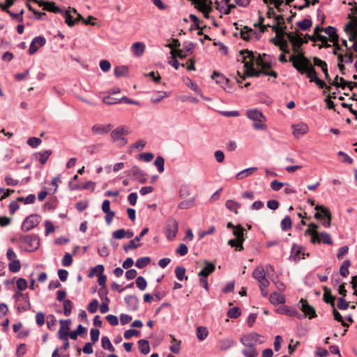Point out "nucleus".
Segmentation results:
<instances>
[{
    "label": "nucleus",
    "instance_id": "36",
    "mask_svg": "<svg viewBox=\"0 0 357 357\" xmlns=\"http://www.w3.org/2000/svg\"><path fill=\"white\" fill-rule=\"evenodd\" d=\"M116 77L127 76L128 75V68L124 66H116L114 71Z\"/></svg>",
    "mask_w": 357,
    "mask_h": 357
},
{
    "label": "nucleus",
    "instance_id": "10",
    "mask_svg": "<svg viewBox=\"0 0 357 357\" xmlns=\"http://www.w3.org/2000/svg\"><path fill=\"white\" fill-rule=\"evenodd\" d=\"M78 176L75 175L72 180L69 182V188L71 190H81V189H90L93 192L96 187V183L91 181H87L85 183L79 185L78 183H74V180H77Z\"/></svg>",
    "mask_w": 357,
    "mask_h": 357
},
{
    "label": "nucleus",
    "instance_id": "39",
    "mask_svg": "<svg viewBox=\"0 0 357 357\" xmlns=\"http://www.w3.org/2000/svg\"><path fill=\"white\" fill-rule=\"evenodd\" d=\"M226 207L231 211H234L238 214V209L241 207V204L234 200H227L226 202Z\"/></svg>",
    "mask_w": 357,
    "mask_h": 357
},
{
    "label": "nucleus",
    "instance_id": "45",
    "mask_svg": "<svg viewBox=\"0 0 357 357\" xmlns=\"http://www.w3.org/2000/svg\"><path fill=\"white\" fill-rule=\"evenodd\" d=\"M101 343L103 349H107L112 352L114 351V347L112 344L107 336H103V337L102 338Z\"/></svg>",
    "mask_w": 357,
    "mask_h": 357
},
{
    "label": "nucleus",
    "instance_id": "54",
    "mask_svg": "<svg viewBox=\"0 0 357 357\" xmlns=\"http://www.w3.org/2000/svg\"><path fill=\"white\" fill-rule=\"evenodd\" d=\"M172 337V344L170 346L169 349L172 353L178 354L180 351L181 341L176 340L175 338H174V336Z\"/></svg>",
    "mask_w": 357,
    "mask_h": 357
},
{
    "label": "nucleus",
    "instance_id": "9",
    "mask_svg": "<svg viewBox=\"0 0 357 357\" xmlns=\"http://www.w3.org/2000/svg\"><path fill=\"white\" fill-rule=\"evenodd\" d=\"M319 226L315 223H310L307 229L305 231V236H311L310 242L312 244L320 243L319 233L318 232Z\"/></svg>",
    "mask_w": 357,
    "mask_h": 357
},
{
    "label": "nucleus",
    "instance_id": "63",
    "mask_svg": "<svg viewBox=\"0 0 357 357\" xmlns=\"http://www.w3.org/2000/svg\"><path fill=\"white\" fill-rule=\"evenodd\" d=\"M154 155L151 153H143L141 154H139L137 156V158L139 160H144L145 162H150L153 160Z\"/></svg>",
    "mask_w": 357,
    "mask_h": 357
},
{
    "label": "nucleus",
    "instance_id": "30",
    "mask_svg": "<svg viewBox=\"0 0 357 357\" xmlns=\"http://www.w3.org/2000/svg\"><path fill=\"white\" fill-rule=\"evenodd\" d=\"M278 312L280 314H286L289 317H298L300 314L296 309L289 308V307L284 305L279 309H278Z\"/></svg>",
    "mask_w": 357,
    "mask_h": 357
},
{
    "label": "nucleus",
    "instance_id": "14",
    "mask_svg": "<svg viewBox=\"0 0 357 357\" xmlns=\"http://www.w3.org/2000/svg\"><path fill=\"white\" fill-rule=\"evenodd\" d=\"M130 175L132 178L142 183H145L147 181V175L138 167L134 166L130 170Z\"/></svg>",
    "mask_w": 357,
    "mask_h": 357
},
{
    "label": "nucleus",
    "instance_id": "7",
    "mask_svg": "<svg viewBox=\"0 0 357 357\" xmlns=\"http://www.w3.org/2000/svg\"><path fill=\"white\" fill-rule=\"evenodd\" d=\"M314 208L317 211L314 218L319 220L326 218V220L322 222V225L326 228L329 227L332 220V213L329 208L323 205H317Z\"/></svg>",
    "mask_w": 357,
    "mask_h": 357
},
{
    "label": "nucleus",
    "instance_id": "5",
    "mask_svg": "<svg viewBox=\"0 0 357 357\" xmlns=\"http://www.w3.org/2000/svg\"><path fill=\"white\" fill-rule=\"evenodd\" d=\"M256 339L255 336H242L241 338V343L245 346L243 354L246 357H256L257 351L255 348Z\"/></svg>",
    "mask_w": 357,
    "mask_h": 357
},
{
    "label": "nucleus",
    "instance_id": "60",
    "mask_svg": "<svg viewBox=\"0 0 357 357\" xmlns=\"http://www.w3.org/2000/svg\"><path fill=\"white\" fill-rule=\"evenodd\" d=\"M108 291L106 287H101L98 290V295L100 299L103 301H106L107 303L109 302V299L107 297Z\"/></svg>",
    "mask_w": 357,
    "mask_h": 357
},
{
    "label": "nucleus",
    "instance_id": "18",
    "mask_svg": "<svg viewBox=\"0 0 357 357\" xmlns=\"http://www.w3.org/2000/svg\"><path fill=\"white\" fill-rule=\"evenodd\" d=\"M302 248L296 244H294L291 250L289 259L294 261H298L301 259H305V254L301 252Z\"/></svg>",
    "mask_w": 357,
    "mask_h": 357
},
{
    "label": "nucleus",
    "instance_id": "61",
    "mask_svg": "<svg viewBox=\"0 0 357 357\" xmlns=\"http://www.w3.org/2000/svg\"><path fill=\"white\" fill-rule=\"evenodd\" d=\"M104 271V266L101 264H98L95 267H93L91 268L90 273L89 274V277H92L95 272H96L98 274L101 275L103 273Z\"/></svg>",
    "mask_w": 357,
    "mask_h": 357
},
{
    "label": "nucleus",
    "instance_id": "53",
    "mask_svg": "<svg viewBox=\"0 0 357 357\" xmlns=\"http://www.w3.org/2000/svg\"><path fill=\"white\" fill-rule=\"evenodd\" d=\"M241 315V310L238 307L230 308L227 312V316L231 319L238 318Z\"/></svg>",
    "mask_w": 357,
    "mask_h": 357
},
{
    "label": "nucleus",
    "instance_id": "21",
    "mask_svg": "<svg viewBox=\"0 0 357 357\" xmlns=\"http://www.w3.org/2000/svg\"><path fill=\"white\" fill-rule=\"evenodd\" d=\"M112 129V126L111 124H107V125L96 124L91 128L92 132L94 134H97V135L106 134V133L110 132Z\"/></svg>",
    "mask_w": 357,
    "mask_h": 357
},
{
    "label": "nucleus",
    "instance_id": "22",
    "mask_svg": "<svg viewBox=\"0 0 357 357\" xmlns=\"http://www.w3.org/2000/svg\"><path fill=\"white\" fill-rule=\"evenodd\" d=\"M206 266L199 272V277L207 278L210 274L213 273L215 270L214 264L210 261H205Z\"/></svg>",
    "mask_w": 357,
    "mask_h": 357
},
{
    "label": "nucleus",
    "instance_id": "3",
    "mask_svg": "<svg viewBox=\"0 0 357 357\" xmlns=\"http://www.w3.org/2000/svg\"><path fill=\"white\" fill-rule=\"evenodd\" d=\"M17 241L24 245V250L28 252L36 250L40 245L39 238L36 234H20Z\"/></svg>",
    "mask_w": 357,
    "mask_h": 357
},
{
    "label": "nucleus",
    "instance_id": "55",
    "mask_svg": "<svg viewBox=\"0 0 357 357\" xmlns=\"http://www.w3.org/2000/svg\"><path fill=\"white\" fill-rule=\"evenodd\" d=\"M24 10H22L19 13H14L10 10H7V13L12 17L13 20H17L19 22H23V14Z\"/></svg>",
    "mask_w": 357,
    "mask_h": 357
},
{
    "label": "nucleus",
    "instance_id": "17",
    "mask_svg": "<svg viewBox=\"0 0 357 357\" xmlns=\"http://www.w3.org/2000/svg\"><path fill=\"white\" fill-rule=\"evenodd\" d=\"M293 135L296 138H299L301 136L306 134L309 128L308 126L305 123H301L296 125H293Z\"/></svg>",
    "mask_w": 357,
    "mask_h": 357
},
{
    "label": "nucleus",
    "instance_id": "29",
    "mask_svg": "<svg viewBox=\"0 0 357 357\" xmlns=\"http://www.w3.org/2000/svg\"><path fill=\"white\" fill-rule=\"evenodd\" d=\"M324 32L328 35L329 36V40L331 42H337V40L339 39V36L337 33V29L331 26H329L328 27H326L324 29Z\"/></svg>",
    "mask_w": 357,
    "mask_h": 357
},
{
    "label": "nucleus",
    "instance_id": "41",
    "mask_svg": "<svg viewBox=\"0 0 357 357\" xmlns=\"http://www.w3.org/2000/svg\"><path fill=\"white\" fill-rule=\"evenodd\" d=\"M8 268L11 273H17L21 268V263L19 259L10 261Z\"/></svg>",
    "mask_w": 357,
    "mask_h": 357
},
{
    "label": "nucleus",
    "instance_id": "40",
    "mask_svg": "<svg viewBox=\"0 0 357 357\" xmlns=\"http://www.w3.org/2000/svg\"><path fill=\"white\" fill-rule=\"evenodd\" d=\"M244 231H245V229L241 226V225H237L235 227V229H234V231H233V234L236 237V238L239 241L245 240Z\"/></svg>",
    "mask_w": 357,
    "mask_h": 357
},
{
    "label": "nucleus",
    "instance_id": "1",
    "mask_svg": "<svg viewBox=\"0 0 357 357\" xmlns=\"http://www.w3.org/2000/svg\"><path fill=\"white\" fill-rule=\"evenodd\" d=\"M240 54L242 56V62L244 63V75L238 71L237 74L240 77L241 79H237V82L241 84L242 81L245 79L246 77H259L261 74H264L265 70H256L254 68V61L255 60V56L252 51L248 50H243L240 52Z\"/></svg>",
    "mask_w": 357,
    "mask_h": 357
},
{
    "label": "nucleus",
    "instance_id": "37",
    "mask_svg": "<svg viewBox=\"0 0 357 357\" xmlns=\"http://www.w3.org/2000/svg\"><path fill=\"white\" fill-rule=\"evenodd\" d=\"M195 198H191L187 200H183L181 202L178 204V208L180 209H189L195 206Z\"/></svg>",
    "mask_w": 357,
    "mask_h": 357
},
{
    "label": "nucleus",
    "instance_id": "58",
    "mask_svg": "<svg viewBox=\"0 0 357 357\" xmlns=\"http://www.w3.org/2000/svg\"><path fill=\"white\" fill-rule=\"evenodd\" d=\"M258 66H261L262 70H265L267 68H271L270 63L265 62L263 61V59L261 56V54H258L257 57H255V60Z\"/></svg>",
    "mask_w": 357,
    "mask_h": 357
},
{
    "label": "nucleus",
    "instance_id": "35",
    "mask_svg": "<svg viewBox=\"0 0 357 357\" xmlns=\"http://www.w3.org/2000/svg\"><path fill=\"white\" fill-rule=\"evenodd\" d=\"M234 343V340L231 337H226L220 340L218 343L220 349L225 350L229 349Z\"/></svg>",
    "mask_w": 357,
    "mask_h": 357
},
{
    "label": "nucleus",
    "instance_id": "12",
    "mask_svg": "<svg viewBox=\"0 0 357 357\" xmlns=\"http://www.w3.org/2000/svg\"><path fill=\"white\" fill-rule=\"evenodd\" d=\"M149 231V228L145 227L142 229L139 236H137L134 239L131 240L128 245H123V249L126 252L128 250L136 249L142 245V244H136V241H139L142 237L146 235Z\"/></svg>",
    "mask_w": 357,
    "mask_h": 357
},
{
    "label": "nucleus",
    "instance_id": "57",
    "mask_svg": "<svg viewBox=\"0 0 357 357\" xmlns=\"http://www.w3.org/2000/svg\"><path fill=\"white\" fill-rule=\"evenodd\" d=\"M253 31V29L248 28L247 26H245L241 30V36L244 40L248 41L250 40V32Z\"/></svg>",
    "mask_w": 357,
    "mask_h": 357
},
{
    "label": "nucleus",
    "instance_id": "49",
    "mask_svg": "<svg viewBox=\"0 0 357 357\" xmlns=\"http://www.w3.org/2000/svg\"><path fill=\"white\" fill-rule=\"evenodd\" d=\"M175 274L177 279L180 281L183 280L184 278L188 280V277H185V268L182 266H177L175 269Z\"/></svg>",
    "mask_w": 357,
    "mask_h": 357
},
{
    "label": "nucleus",
    "instance_id": "8",
    "mask_svg": "<svg viewBox=\"0 0 357 357\" xmlns=\"http://www.w3.org/2000/svg\"><path fill=\"white\" fill-rule=\"evenodd\" d=\"M178 231V222L174 218L167 220L165 226V235L168 240H173Z\"/></svg>",
    "mask_w": 357,
    "mask_h": 357
},
{
    "label": "nucleus",
    "instance_id": "11",
    "mask_svg": "<svg viewBox=\"0 0 357 357\" xmlns=\"http://www.w3.org/2000/svg\"><path fill=\"white\" fill-rule=\"evenodd\" d=\"M40 217L37 215H30L25 218L22 225V229L28 231L35 228L39 224Z\"/></svg>",
    "mask_w": 357,
    "mask_h": 357
},
{
    "label": "nucleus",
    "instance_id": "26",
    "mask_svg": "<svg viewBox=\"0 0 357 357\" xmlns=\"http://www.w3.org/2000/svg\"><path fill=\"white\" fill-rule=\"evenodd\" d=\"M269 301L273 305H278L284 303L285 298L284 295L275 291L271 294Z\"/></svg>",
    "mask_w": 357,
    "mask_h": 357
},
{
    "label": "nucleus",
    "instance_id": "24",
    "mask_svg": "<svg viewBox=\"0 0 357 357\" xmlns=\"http://www.w3.org/2000/svg\"><path fill=\"white\" fill-rule=\"evenodd\" d=\"M70 324L71 321L70 319L60 320V328L57 335H70Z\"/></svg>",
    "mask_w": 357,
    "mask_h": 357
},
{
    "label": "nucleus",
    "instance_id": "19",
    "mask_svg": "<svg viewBox=\"0 0 357 357\" xmlns=\"http://www.w3.org/2000/svg\"><path fill=\"white\" fill-rule=\"evenodd\" d=\"M192 3L194 4L195 8L203 13L205 18H209V13L212 10L210 4L207 5L206 3H199L197 0H195Z\"/></svg>",
    "mask_w": 357,
    "mask_h": 357
},
{
    "label": "nucleus",
    "instance_id": "50",
    "mask_svg": "<svg viewBox=\"0 0 357 357\" xmlns=\"http://www.w3.org/2000/svg\"><path fill=\"white\" fill-rule=\"evenodd\" d=\"M52 152L51 150H46V151L39 153V155H40L39 161L41 165H45L47 162V161L49 158V156L52 154Z\"/></svg>",
    "mask_w": 357,
    "mask_h": 357
},
{
    "label": "nucleus",
    "instance_id": "38",
    "mask_svg": "<svg viewBox=\"0 0 357 357\" xmlns=\"http://www.w3.org/2000/svg\"><path fill=\"white\" fill-rule=\"evenodd\" d=\"M252 276L255 278L257 281L259 280H261L262 278L266 277V273L264 271V269L262 266H257L255 268Z\"/></svg>",
    "mask_w": 357,
    "mask_h": 357
},
{
    "label": "nucleus",
    "instance_id": "62",
    "mask_svg": "<svg viewBox=\"0 0 357 357\" xmlns=\"http://www.w3.org/2000/svg\"><path fill=\"white\" fill-rule=\"evenodd\" d=\"M41 139L38 137H30L27 140V144L32 148H36L41 144Z\"/></svg>",
    "mask_w": 357,
    "mask_h": 357
},
{
    "label": "nucleus",
    "instance_id": "42",
    "mask_svg": "<svg viewBox=\"0 0 357 357\" xmlns=\"http://www.w3.org/2000/svg\"><path fill=\"white\" fill-rule=\"evenodd\" d=\"M312 21L310 19H304L297 23L298 27L303 31L309 29L312 26Z\"/></svg>",
    "mask_w": 357,
    "mask_h": 357
},
{
    "label": "nucleus",
    "instance_id": "25",
    "mask_svg": "<svg viewBox=\"0 0 357 357\" xmlns=\"http://www.w3.org/2000/svg\"><path fill=\"white\" fill-rule=\"evenodd\" d=\"M133 54L136 56H140L145 50V45L142 42H136L131 47Z\"/></svg>",
    "mask_w": 357,
    "mask_h": 357
},
{
    "label": "nucleus",
    "instance_id": "13",
    "mask_svg": "<svg viewBox=\"0 0 357 357\" xmlns=\"http://www.w3.org/2000/svg\"><path fill=\"white\" fill-rule=\"evenodd\" d=\"M13 297L16 299L17 302H18V300L20 298L24 300V305L21 304L20 306V311L25 312L31 308V303L28 294H22L20 291H17L15 293Z\"/></svg>",
    "mask_w": 357,
    "mask_h": 357
},
{
    "label": "nucleus",
    "instance_id": "28",
    "mask_svg": "<svg viewBox=\"0 0 357 357\" xmlns=\"http://www.w3.org/2000/svg\"><path fill=\"white\" fill-rule=\"evenodd\" d=\"M43 9L47 10L49 12H52L54 13H62L63 10L58 6L55 5L54 2L52 1H44V4L42 5Z\"/></svg>",
    "mask_w": 357,
    "mask_h": 357
},
{
    "label": "nucleus",
    "instance_id": "15",
    "mask_svg": "<svg viewBox=\"0 0 357 357\" xmlns=\"http://www.w3.org/2000/svg\"><path fill=\"white\" fill-rule=\"evenodd\" d=\"M45 43L46 40L43 36L35 37L30 45L29 53L30 54H35L38 51V47H43L45 45Z\"/></svg>",
    "mask_w": 357,
    "mask_h": 357
},
{
    "label": "nucleus",
    "instance_id": "64",
    "mask_svg": "<svg viewBox=\"0 0 357 357\" xmlns=\"http://www.w3.org/2000/svg\"><path fill=\"white\" fill-rule=\"evenodd\" d=\"M284 185H288V183H284L278 181V180H274L271 183V188L275 191L280 190Z\"/></svg>",
    "mask_w": 357,
    "mask_h": 357
},
{
    "label": "nucleus",
    "instance_id": "33",
    "mask_svg": "<svg viewBox=\"0 0 357 357\" xmlns=\"http://www.w3.org/2000/svg\"><path fill=\"white\" fill-rule=\"evenodd\" d=\"M324 296H323V300L326 303H330L331 305V306L333 307H334L335 306V297L332 296L331 294V290L329 289H328L327 287H324Z\"/></svg>",
    "mask_w": 357,
    "mask_h": 357
},
{
    "label": "nucleus",
    "instance_id": "20",
    "mask_svg": "<svg viewBox=\"0 0 357 357\" xmlns=\"http://www.w3.org/2000/svg\"><path fill=\"white\" fill-rule=\"evenodd\" d=\"M313 62H314V66H317L321 68L322 72L324 73L326 79L329 83H331V79L330 75L328 72L327 63L325 61H322L321 59H320L319 58L316 57V56L313 57Z\"/></svg>",
    "mask_w": 357,
    "mask_h": 357
},
{
    "label": "nucleus",
    "instance_id": "47",
    "mask_svg": "<svg viewBox=\"0 0 357 357\" xmlns=\"http://www.w3.org/2000/svg\"><path fill=\"white\" fill-rule=\"evenodd\" d=\"M319 238L321 239V243H323L327 244V245L333 244V241L331 239L330 234L326 231H322V232L319 233Z\"/></svg>",
    "mask_w": 357,
    "mask_h": 357
},
{
    "label": "nucleus",
    "instance_id": "43",
    "mask_svg": "<svg viewBox=\"0 0 357 357\" xmlns=\"http://www.w3.org/2000/svg\"><path fill=\"white\" fill-rule=\"evenodd\" d=\"M292 227V222L290 216L287 215L281 221V228L283 231H287L290 229Z\"/></svg>",
    "mask_w": 357,
    "mask_h": 357
},
{
    "label": "nucleus",
    "instance_id": "52",
    "mask_svg": "<svg viewBox=\"0 0 357 357\" xmlns=\"http://www.w3.org/2000/svg\"><path fill=\"white\" fill-rule=\"evenodd\" d=\"M135 283L137 287L140 289L141 291L144 290L146 288L147 282L144 277L142 276H138L135 280Z\"/></svg>",
    "mask_w": 357,
    "mask_h": 357
},
{
    "label": "nucleus",
    "instance_id": "27",
    "mask_svg": "<svg viewBox=\"0 0 357 357\" xmlns=\"http://www.w3.org/2000/svg\"><path fill=\"white\" fill-rule=\"evenodd\" d=\"M127 132L124 130L123 128H117L115 130H112L111 132V137L114 141L117 140H123L124 143H126V139L123 137V135Z\"/></svg>",
    "mask_w": 357,
    "mask_h": 357
},
{
    "label": "nucleus",
    "instance_id": "31",
    "mask_svg": "<svg viewBox=\"0 0 357 357\" xmlns=\"http://www.w3.org/2000/svg\"><path fill=\"white\" fill-rule=\"evenodd\" d=\"M137 345L142 354L146 355L150 352V344L148 340L144 339L139 340L137 342Z\"/></svg>",
    "mask_w": 357,
    "mask_h": 357
},
{
    "label": "nucleus",
    "instance_id": "59",
    "mask_svg": "<svg viewBox=\"0 0 357 357\" xmlns=\"http://www.w3.org/2000/svg\"><path fill=\"white\" fill-rule=\"evenodd\" d=\"M98 307V301L96 299H93L91 301V303L89 304L87 309L90 313L93 314V313L96 312Z\"/></svg>",
    "mask_w": 357,
    "mask_h": 357
},
{
    "label": "nucleus",
    "instance_id": "6",
    "mask_svg": "<svg viewBox=\"0 0 357 357\" xmlns=\"http://www.w3.org/2000/svg\"><path fill=\"white\" fill-rule=\"evenodd\" d=\"M247 116L254 121L253 127L255 130H266V126L264 123L266 120L262 112L257 109H249L247 111Z\"/></svg>",
    "mask_w": 357,
    "mask_h": 357
},
{
    "label": "nucleus",
    "instance_id": "46",
    "mask_svg": "<svg viewBox=\"0 0 357 357\" xmlns=\"http://www.w3.org/2000/svg\"><path fill=\"white\" fill-rule=\"evenodd\" d=\"M64 18H65V22L69 26H73L75 24V20L73 19V16L70 13V10H66L64 13H62Z\"/></svg>",
    "mask_w": 357,
    "mask_h": 357
},
{
    "label": "nucleus",
    "instance_id": "34",
    "mask_svg": "<svg viewBox=\"0 0 357 357\" xmlns=\"http://www.w3.org/2000/svg\"><path fill=\"white\" fill-rule=\"evenodd\" d=\"M151 258L149 257H143L137 259L135 266L138 268H144L151 263Z\"/></svg>",
    "mask_w": 357,
    "mask_h": 357
},
{
    "label": "nucleus",
    "instance_id": "4",
    "mask_svg": "<svg viewBox=\"0 0 357 357\" xmlns=\"http://www.w3.org/2000/svg\"><path fill=\"white\" fill-rule=\"evenodd\" d=\"M302 33L299 32H289L287 33V37L289 42L291 43L292 50L296 55L292 54L294 56H298L301 54L304 55V52L302 49V45L305 43H307V41H303L301 38Z\"/></svg>",
    "mask_w": 357,
    "mask_h": 357
},
{
    "label": "nucleus",
    "instance_id": "48",
    "mask_svg": "<svg viewBox=\"0 0 357 357\" xmlns=\"http://www.w3.org/2000/svg\"><path fill=\"white\" fill-rule=\"evenodd\" d=\"M184 50H172L170 54L173 59L179 57L180 59H185L188 56V53H184Z\"/></svg>",
    "mask_w": 357,
    "mask_h": 357
},
{
    "label": "nucleus",
    "instance_id": "32",
    "mask_svg": "<svg viewBox=\"0 0 357 357\" xmlns=\"http://www.w3.org/2000/svg\"><path fill=\"white\" fill-rule=\"evenodd\" d=\"M257 170V167H250V168L245 169L242 170L241 172H238L236 174V178L237 180H241V179L252 174Z\"/></svg>",
    "mask_w": 357,
    "mask_h": 357
},
{
    "label": "nucleus",
    "instance_id": "51",
    "mask_svg": "<svg viewBox=\"0 0 357 357\" xmlns=\"http://www.w3.org/2000/svg\"><path fill=\"white\" fill-rule=\"evenodd\" d=\"M73 308V302L69 300L66 299L63 301V310H64V314L66 316H69L71 314Z\"/></svg>",
    "mask_w": 357,
    "mask_h": 357
},
{
    "label": "nucleus",
    "instance_id": "2",
    "mask_svg": "<svg viewBox=\"0 0 357 357\" xmlns=\"http://www.w3.org/2000/svg\"><path fill=\"white\" fill-rule=\"evenodd\" d=\"M289 61L299 73L306 74L310 82L318 78L315 68L305 55L301 54L298 56H290Z\"/></svg>",
    "mask_w": 357,
    "mask_h": 357
},
{
    "label": "nucleus",
    "instance_id": "44",
    "mask_svg": "<svg viewBox=\"0 0 357 357\" xmlns=\"http://www.w3.org/2000/svg\"><path fill=\"white\" fill-rule=\"evenodd\" d=\"M351 263L349 259L345 260L340 269V273L342 277H347L349 274V267L350 266Z\"/></svg>",
    "mask_w": 357,
    "mask_h": 357
},
{
    "label": "nucleus",
    "instance_id": "56",
    "mask_svg": "<svg viewBox=\"0 0 357 357\" xmlns=\"http://www.w3.org/2000/svg\"><path fill=\"white\" fill-rule=\"evenodd\" d=\"M164 163H165V160L160 155H158L154 162V164L157 167L158 171L160 173H161L164 171Z\"/></svg>",
    "mask_w": 357,
    "mask_h": 357
},
{
    "label": "nucleus",
    "instance_id": "23",
    "mask_svg": "<svg viewBox=\"0 0 357 357\" xmlns=\"http://www.w3.org/2000/svg\"><path fill=\"white\" fill-rule=\"evenodd\" d=\"M125 302L129 309L136 310L138 309L139 300L135 295H128L125 297Z\"/></svg>",
    "mask_w": 357,
    "mask_h": 357
},
{
    "label": "nucleus",
    "instance_id": "16",
    "mask_svg": "<svg viewBox=\"0 0 357 357\" xmlns=\"http://www.w3.org/2000/svg\"><path fill=\"white\" fill-rule=\"evenodd\" d=\"M300 303L301 304V310L305 315L308 316L310 319L317 316L314 308L308 303L307 300L301 298Z\"/></svg>",
    "mask_w": 357,
    "mask_h": 357
}]
</instances>
